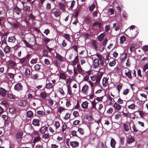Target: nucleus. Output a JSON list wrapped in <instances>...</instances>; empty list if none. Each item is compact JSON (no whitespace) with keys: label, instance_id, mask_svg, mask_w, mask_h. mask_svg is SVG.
I'll list each match as a JSON object with an SVG mask.
<instances>
[{"label":"nucleus","instance_id":"obj_1","mask_svg":"<svg viewBox=\"0 0 148 148\" xmlns=\"http://www.w3.org/2000/svg\"><path fill=\"white\" fill-rule=\"evenodd\" d=\"M103 75V73H101L97 75L91 76L90 77L91 81L93 82L95 81V84L90 80L88 81V83L92 89H94L95 86L99 85Z\"/></svg>","mask_w":148,"mask_h":148},{"label":"nucleus","instance_id":"obj_2","mask_svg":"<svg viewBox=\"0 0 148 148\" xmlns=\"http://www.w3.org/2000/svg\"><path fill=\"white\" fill-rule=\"evenodd\" d=\"M96 56L99 59L95 58L93 62L92 67L94 68H98L99 65V59L100 60H102L101 56L100 54H97Z\"/></svg>","mask_w":148,"mask_h":148},{"label":"nucleus","instance_id":"obj_3","mask_svg":"<svg viewBox=\"0 0 148 148\" xmlns=\"http://www.w3.org/2000/svg\"><path fill=\"white\" fill-rule=\"evenodd\" d=\"M14 89L17 91H20L22 90V86L21 84L18 83L15 84L14 87Z\"/></svg>","mask_w":148,"mask_h":148},{"label":"nucleus","instance_id":"obj_4","mask_svg":"<svg viewBox=\"0 0 148 148\" xmlns=\"http://www.w3.org/2000/svg\"><path fill=\"white\" fill-rule=\"evenodd\" d=\"M113 107L115 110L117 111L120 110L121 108V106L116 102L114 103Z\"/></svg>","mask_w":148,"mask_h":148},{"label":"nucleus","instance_id":"obj_5","mask_svg":"<svg viewBox=\"0 0 148 148\" xmlns=\"http://www.w3.org/2000/svg\"><path fill=\"white\" fill-rule=\"evenodd\" d=\"M7 91L2 88H0V95L2 97H5L6 95Z\"/></svg>","mask_w":148,"mask_h":148},{"label":"nucleus","instance_id":"obj_6","mask_svg":"<svg viewBox=\"0 0 148 148\" xmlns=\"http://www.w3.org/2000/svg\"><path fill=\"white\" fill-rule=\"evenodd\" d=\"M108 78L107 77H103L102 79V85L104 87H106L108 85Z\"/></svg>","mask_w":148,"mask_h":148},{"label":"nucleus","instance_id":"obj_7","mask_svg":"<svg viewBox=\"0 0 148 148\" xmlns=\"http://www.w3.org/2000/svg\"><path fill=\"white\" fill-rule=\"evenodd\" d=\"M88 88V86L85 84L82 87V92L85 94H86Z\"/></svg>","mask_w":148,"mask_h":148},{"label":"nucleus","instance_id":"obj_8","mask_svg":"<svg viewBox=\"0 0 148 148\" xmlns=\"http://www.w3.org/2000/svg\"><path fill=\"white\" fill-rule=\"evenodd\" d=\"M27 103V101L25 100H21L19 102V105L21 106L24 107L26 106Z\"/></svg>","mask_w":148,"mask_h":148},{"label":"nucleus","instance_id":"obj_9","mask_svg":"<svg viewBox=\"0 0 148 148\" xmlns=\"http://www.w3.org/2000/svg\"><path fill=\"white\" fill-rule=\"evenodd\" d=\"M39 120L38 119H34L32 121V124L34 125L38 126L40 125Z\"/></svg>","mask_w":148,"mask_h":148},{"label":"nucleus","instance_id":"obj_10","mask_svg":"<svg viewBox=\"0 0 148 148\" xmlns=\"http://www.w3.org/2000/svg\"><path fill=\"white\" fill-rule=\"evenodd\" d=\"M134 138L131 136L128 137L127 140V142L129 144L134 142Z\"/></svg>","mask_w":148,"mask_h":148},{"label":"nucleus","instance_id":"obj_11","mask_svg":"<svg viewBox=\"0 0 148 148\" xmlns=\"http://www.w3.org/2000/svg\"><path fill=\"white\" fill-rule=\"evenodd\" d=\"M70 144L73 147H75L78 146L79 143L77 141H73L70 142Z\"/></svg>","mask_w":148,"mask_h":148},{"label":"nucleus","instance_id":"obj_12","mask_svg":"<svg viewBox=\"0 0 148 148\" xmlns=\"http://www.w3.org/2000/svg\"><path fill=\"white\" fill-rule=\"evenodd\" d=\"M47 129V127L45 126H43L40 128L39 131L41 134L44 133Z\"/></svg>","mask_w":148,"mask_h":148},{"label":"nucleus","instance_id":"obj_13","mask_svg":"<svg viewBox=\"0 0 148 148\" xmlns=\"http://www.w3.org/2000/svg\"><path fill=\"white\" fill-rule=\"evenodd\" d=\"M127 70L125 71L126 72L125 73V74L128 78L131 79L132 78V76L131 75V72L128 69H127Z\"/></svg>","mask_w":148,"mask_h":148},{"label":"nucleus","instance_id":"obj_14","mask_svg":"<svg viewBox=\"0 0 148 148\" xmlns=\"http://www.w3.org/2000/svg\"><path fill=\"white\" fill-rule=\"evenodd\" d=\"M40 96L42 99H45L47 96V94L45 92H42L40 94Z\"/></svg>","mask_w":148,"mask_h":148},{"label":"nucleus","instance_id":"obj_15","mask_svg":"<svg viewBox=\"0 0 148 148\" xmlns=\"http://www.w3.org/2000/svg\"><path fill=\"white\" fill-rule=\"evenodd\" d=\"M13 8L14 11L16 12L18 14H19L21 11L20 9L16 6H15Z\"/></svg>","mask_w":148,"mask_h":148},{"label":"nucleus","instance_id":"obj_16","mask_svg":"<svg viewBox=\"0 0 148 148\" xmlns=\"http://www.w3.org/2000/svg\"><path fill=\"white\" fill-rule=\"evenodd\" d=\"M116 142L114 138H112L111 140L110 145L113 148H114Z\"/></svg>","mask_w":148,"mask_h":148},{"label":"nucleus","instance_id":"obj_17","mask_svg":"<svg viewBox=\"0 0 148 148\" xmlns=\"http://www.w3.org/2000/svg\"><path fill=\"white\" fill-rule=\"evenodd\" d=\"M4 50L5 53H9L10 51V48L9 46L7 45L5 47Z\"/></svg>","mask_w":148,"mask_h":148},{"label":"nucleus","instance_id":"obj_18","mask_svg":"<svg viewBox=\"0 0 148 148\" xmlns=\"http://www.w3.org/2000/svg\"><path fill=\"white\" fill-rule=\"evenodd\" d=\"M15 40V37L14 36H12L9 37L8 41L10 42H14Z\"/></svg>","mask_w":148,"mask_h":148},{"label":"nucleus","instance_id":"obj_19","mask_svg":"<svg viewBox=\"0 0 148 148\" xmlns=\"http://www.w3.org/2000/svg\"><path fill=\"white\" fill-rule=\"evenodd\" d=\"M79 61L78 57L77 56H76L74 60L73 61V65L75 66L78 63Z\"/></svg>","mask_w":148,"mask_h":148},{"label":"nucleus","instance_id":"obj_20","mask_svg":"<svg viewBox=\"0 0 148 148\" xmlns=\"http://www.w3.org/2000/svg\"><path fill=\"white\" fill-rule=\"evenodd\" d=\"M88 103L86 102L85 101L82 104V106L84 109H86L88 107Z\"/></svg>","mask_w":148,"mask_h":148},{"label":"nucleus","instance_id":"obj_21","mask_svg":"<svg viewBox=\"0 0 148 148\" xmlns=\"http://www.w3.org/2000/svg\"><path fill=\"white\" fill-rule=\"evenodd\" d=\"M27 116L28 118H31L32 116L33 115V112L30 110L28 111L27 112Z\"/></svg>","mask_w":148,"mask_h":148},{"label":"nucleus","instance_id":"obj_22","mask_svg":"<svg viewBox=\"0 0 148 148\" xmlns=\"http://www.w3.org/2000/svg\"><path fill=\"white\" fill-rule=\"evenodd\" d=\"M63 36L67 40L70 41L71 39V37L69 35L67 34H65L63 35Z\"/></svg>","mask_w":148,"mask_h":148},{"label":"nucleus","instance_id":"obj_23","mask_svg":"<svg viewBox=\"0 0 148 148\" xmlns=\"http://www.w3.org/2000/svg\"><path fill=\"white\" fill-rule=\"evenodd\" d=\"M105 35V33H103L101 34L100 35H99L98 37V38L99 39V40L100 41L102 40L103 39Z\"/></svg>","mask_w":148,"mask_h":148},{"label":"nucleus","instance_id":"obj_24","mask_svg":"<svg viewBox=\"0 0 148 148\" xmlns=\"http://www.w3.org/2000/svg\"><path fill=\"white\" fill-rule=\"evenodd\" d=\"M59 77L61 79H65L66 78L65 74L63 73H60Z\"/></svg>","mask_w":148,"mask_h":148},{"label":"nucleus","instance_id":"obj_25","mask_svg":"<svg viewBox=\"0 0 148 148\" xmlns=\"http://www.w3.org/2000/svg\"><path fill=\"white\" fill-rule=\"evenodd\" d=\"M93 26L99 28L101 27V23H100L96 22L93 24Z\"/></svg>","mask_w":148,"mask_h":148},{"label":"nucleus","instance_id":"obj_26","mask_svg":"<svg viewBox=\"0 0 148 148\" xmlns=\"http://www.w3.org/2000/svg\"><path fill=\"white\" fill-rule=\"evenodd\" d=\"M9 65L11 67H14L16 65V63L12 61L9 62Z\"/></svg>","mask_w":148,"mask_h":148},{"label":"nucleus","instance_id":"obj_27","mask_svg":"<svg viewBox=\"0 0 148 148\" xmlns=\"http://www.w3.org/2000/svg\"><path fill=\"white\" fill-rule=\"evenodd\" d=\"M77 68L78 71L79 73H81L82 72V69L79 64H77Z\"/></svg>","mask_w":148,"mask_h":148},{"label":"nucleus","instance_id":"obj_28","mask_svg":"<svg viewBox=\"0 0 148 148\" xmlns=\"http://www.w3.org/2000/svg\"><path fill=\"white\" fill-rule=\"evenodd\" d=\"M95 4L93 3L89 7V10L91 12L95 8Z\"/></svg>","mask_w":148,"mask_h":148},{"label":"nucleus","instance_id":"obj_29","mask_svg":"<svg viewBox=\"0 0 148 148\" xmlns=\"http://www.w3.org/2000/svg\"><path fill=\"white\" fill-rule=\"evenodd\" d=\"M126 38L125 36H121L120 38V43L121 44H123Z\"/></svg>","mask_w":148,"mask_h":148},{"label":"nucleus","instance_id":"obj_30","mask_svg":"<svg viewBox=\"0 0 148 148\" xmlns=\"http://www.w3.org/2000/svg\"><path fill=\"white\" fill-rule=\"evenodd\" d=\"M81 10V8L80 7H79L77 9V10L75 14V17H77L78 16L80 11Z\"/></svg>","mask_w":148,"mask_h":148},{"label":"nucleus","instance_id":"obj_31","mask_svg":"<svg viewBox=\"0 0 148 148\" xmlns=\"http://www.w3.org/2000/svg\"><path fill=\"white\" fill-rule=\"evenodd\" d=\"M23 135V133L22 132H19L18 133L16 134V138H21Z\"/></svg>","mask_w":148,"mask_h":148},{"label":"nucleus","instance_id":"obj_32","mask_svg":"<svg viewBox=\"0 0 148 148\" xmlns=\"http://www.w3.org/2000/svg\"><path fill=\"white\" fill-rule=\"evenodd\" d=\"M30 71L29 68H27L26 69L25 71V74L26 76H27L30 75Z\"/></svg>","mask_w":148,"mask_h":148},{"label":"nucleus","instance_id":"obj_33","mask_svg":"<svg viewBox=\"0 0 148 148\" xmlns=\"http://www.w3.org/2000/svg\"><path fill=\"white\" fill-rule=\"evenodd\" d=\"M56 57L60 61H62L63 60V57L61 56L60 55L56 53Z\"/></svg>","mask_w":148,"mask_h":148},{"label":"nucleus","instance_id":"obj_34","mask_svg":"<svg viewBox=\"0 0 148 148\" xmlns=\"http://www.w3.org/2000/svg\"><path fill=\"white\" fill-rule=\"evenodd\" d=\"M124 129L126 131H128L129 130V127L128 125L127 124H123Z\"/></svg>","mask_w":148,"mask_h":148},{"label":"nucleus","instance_id":"obj_35","mask_svg":"<svg viewBox=\"0 0 148 148\" xmlns=\"http://www.w3.org/2000/svg\"><path fill=\"white\" fill-rule=\"evenodd\" d=\"M67 90H68V94L70 95H71L72 92L71 89L70 87L68 85L67 86Z\"/></svg>","mask_w":148,"mask_h":148},{"label":"nucleus","instance_id":"obj_36","mask_svg":"<svg viewBox=\"0 0 148 148\" xmlns=\"http://www.w3.org/2000/svg\"><path fill=\"white\" fill-rule=\"evenodd\" d=\"M34 69L36 71H39L40 69V65L38 64H36L34 66Z\"/></svg>","mask_w":148,"mask_h":148},{"label":"nucleus","instance_id":"obj_37","mask_svg":"<svg viewBox=\"0 0 148 148\" xmlns=\"http://www.w3.org/2000/svg\"><path fill=\"white\" fill-rule=\"evenodd\" d=\"M55 126L56 129H58L60 126V124L58 121H56L55 123Z\"/></svg>","mask_w":148,"mask_h":148},{"label":"nucleus","instance_id":"obj_38","mask_svg":"<svg viewBox=\"0 0 148 148\" xmlns=\"http://www.w3.org/2000/svg\"><path fill=\"white\" fill-rule=\"evenodd\" d=\"M49 137L50 135L49 134H45L42 136V138L45 139L48 138Z\"/></svg>","mask_w":148,"mask_h":148},{"label":"nucleus","instance_id":"obj_39","mask_svg":"<svg viewBox=\"0 0 148 148\" xmlns=\"http://www.w3.org/2000/svg\"><path fill=\"white\" fill-rule=\"evenodd\" d=\"M23 42L26 45L27 47L29 48L31 47H32V45L29 43H28L25 40H23Z\"/></svg>","mask_w":148,"mask_h":148},{"label":"nucleus","instance_id":"obj_40","mask_svg":"<svg viewBox=\"0 0 148 148\" xmlns=\"http://www.w3.org/2000/svg\"><path fill=\"white\" fill-rule=\"evenodd\" d=\"M52 86L51 83H49L46 85V88L47 89H50L52 88Z\"/></svg>","mask_w":148,"mask_h":148},{"label":"nucleus","instance_id":"obj_41","mask_svg":"<svg viewBox=\"0 0 148 148\" xmlns=\"http://www.w3.org/2000/svg\"><path fill=\"white\" fill-rule=\"evenodd\" d=\"M16 109L14 108H10L9 109V112L12 114H14L16 112Z\"/></svg>","mask_w":148,"mask_h":148},{"label":"nucleus","instance_id":"obj_42","mask_svg":"<svg viewBox=\"0 0 148 148\" xmlns=\"http://www.w3.org/2000/svg\"><path fill=\"white\" fill-rule=\"evenodd\" d=\"M116 64V61L114 60L112 62H110L109 63V65L110 66H112Z\"/></svg>","mask_w":148,"mask_h":148},{"label":"nucleus","instance_id":"obj_43","mask_svg":"<svg viewBox=\"0 0 148 148\" xmlns=\"http://www.w3.org/2000/svg\"><path fill=\"white\" fill-rule=\"evenodd\" d=\"M40 139V136H37V137L35 138L33 141V142L34 143H35L36 142H37L38 141H39Z\"/></svg>","mask_w":148,"mask_h":148},{"label":"nucleus","instance_id":"obj_44","mask_svg":"<svg viewBox=\"0 0 148 148\" xmlns=\"http://www.w3.org/2000/svg\"><path fill=\"white\" fill-rule=\"evenodd\" d=\"M67 128L66 125L65 123H64V124H63L62 126V131L63 132H64V131Z\"/></svg>","mask_w":148,"mask_h":148},{"label":"nucleus","instance_id":"obj_45","mask_svg":"<svg viewBox=\"0 0 148 148\" xmlns=\"http://www.w3.org/2000/svg\"><path fill=\"white\" fill-rule=\"evenodd\" d=\"M58 91L62 95H64V92L62 88H60L59 89Z\"/></svg>","mask_w":148,"mask_h":148},{"label":"nucleus","instance_id":"obj_46","mask_svg":"<svg viewBox=\"0 0 148 148\" xmlns=\"http://www.w3.org/2000/svg\"><path fill=\"white\" fill-rule=\"evenodd\" d=\"M23 8L24 10L25 11H29L30 10V8L29 6L27 5L24 6Z\"/></svg>","mask_w":148,"mask_h":148},{"label":"nucleus","instance_id":"obj_47","mask_svg":"<svg viewBox=\"0 0 148 148\" xmlns=\"http://www.w3.org/2000/svg\"><path fill=\"white\" fill-rule=\"evenodd\" d=\"M143 50L145 51H148V45H145L143 47Z\"/></svg>","mask_w":148,"mask_h":148},{"label":"nucleus","instance_id":"obj_48","mask_svg":"<svg viewBox=\"0 0 148 148\" xmlns=\"http://www.w3.org/2000/svg\"><path fill=\"white\" fill-rule=\"evenodd\" d=\"M38 58H36L35 59H32L31 61V63L32 64L36 63L38 60Z\"/></svg>","mask_w":148,"mask_h":148},{"label":"nucleus","instance_id":"obj_49","mask_svg":"<svg viewBox=\"0 0 148 148\" xmlns=\"http://www.w3.org/2000/svg\"><path fill=\"white\" fill-rule=\"evenodd\" d=\"M122 84H119L117 86V89L118 90L119 92H120V90L122 88Z\"/></svg>","mask_w":148,"mask_h":148},{"label":"nucleus","instance_id":"obj_50","mask_svg":"<svg viewBox=\"0 0 148 148\" xmlns=\"http://www.w3.org/2000/svg\"><path fill=\"white\" fill-rule=\"evenodd\" d=\"M135 107V105L134 104H132L128 106V108L129 109H133Z\"/></svg>","mask_w":148,"mask_h":148},{"label":"nucleus","instance_id":"obj_51","mask_svg":"<svg viewBox=\"0 0 148 148\" xmlns=\"http://www.w3.org/2000/svg\"><path fill=\"white\" fill-rule=\"evenodd\" d=\"M148 69V63L145 64L143 68V71L145 72L146 70Z\"/></svg>","mask_w":148,"mask_h":148},{"label":"nucleus","instance_id":"obj_52","mask_svg":"<svg viewBox=\"0 0 148 148\" xmlns=\"http://www.w3.org/2000/svg\"><path fill=\"white\" fill-rule=\"evenodd\" d=\"M38 77V75L37 74H35L32 76V78L34 79H37Z\"/></svg>","mask_w":148,"mask_h":148},{"label":"nucleus","instance_id":"obj_53","mask_svg":"<svg viewBox=\"0 0 148 148\" xmlns=\"http://www.w3.org/2000/svg\"><path fill=\"white\" fill-rule=\"evenodd\" d=\"M73 69H73V71H74L73 75L75 76L77 74V70L75 66H74Z\"/></svg>","mask_w":148,"mask_h":148},{"label":"nucleus","instance_id":"obj_54","mask_svg":"<svg viewBox=\"0 0 148 148\" xmlns=\"http://www.w3.org/2000/svg\"><path fill=\"white\" fill-rule=\"evenodd\" d=\"M83 35L85 39L88 38L90 36V35L87 33L84 34H83Z\"/></svg>","mask_w":148,"mask_h":148},{"label":"nucleus","instance_id":"obj_55","mask_svg":"<svg viewBox=\"0 0 148 148\" xmlns=\"http://www.w3.org/2000/svg\"><path fill=\"white\" fill-rule=\"evenodd\" d=\"M96 103L95 101H93L92 102V106L93 108H96Z\"/></svg>","mask_w":148,"mask_h":148},{"label":"nucleus","instance_id":"obj_56","mask_svg":"<svg viewBox=\"0 0 148 148\" xmlns=\"http://www.w3.org/2000/svg\"><path fill=\"white\" fill-rule=\"evenodd\" d=\"M53 13L56 17L58 16L59 15V12L58 11H56Z\"/></svg>","mask_w":148,"mask_h":148},{"label":"nucleus","instance_id":"obj_57","mask_svg":"<svg viewBox=\"0 0 148 148\" xmlns=\"http://www.w3.org/2000/svg\"><path fill=\"white\" fill-rule=\"evenodd\" d=\"M121 114H117L115 115V118L116 119H118L121 117Z\"/></svg>","mask_w":148,"mask_h":148},{"label":"nucleus","instance_id":"obj_58","mask_svg":"<svg viewBox=\"0 0 148 148\" xmlns=\"http://www.w3.org/2000/svg\"><path fill=\"white\" fill-rule=\"evenodd\" d=\"M129 91V89H126L124 90L123 92V94L125 95H126L128 94Z\"/></svg>","mask_w":148,"mask_h":148},{"label":"nucleus","instance_id":"obj_59","mask_svg":"<svg viewBox=\"0 0 148 148\" xmlns=\"http://www.w3.org/2000/svg\"><path fill=\"white\" fill-rule=\"evenodd\" d=\"M78 131L81 134H83L84 131L82 129L80 128H79Z\"/></svg>","mask_w":148,"mask_h":148},{"label":"nucleus","instance_id":"obj_60","mask_svg":"<svg viewBox=\"0 0 148 148\" xmlns=\"http://www.w3.org/2000/svg\"><path fill=\"white\" fill-rule=\"evenodd\" d=\"M37 113L38 114L42 115H44L45 114V113L43 111H38L37 112Z\"/></svg>","mask_w":148,"mask_h":148},{"label":"nucleus","instance_id":"obj_61","mask_svg":"<svg viewBox=\"0 0 148 148\" xmlns=\"http://www.w3.org/2000/svg\"><path fill=\"white\" fill-rule=\"evenodd\" d=\"M8 97L11 99H14V96L11 94H9L8 95Z\"/></svg>","mask_w":148,"mask_h":148},{"label":"nucleus","instance_id":"obj_62","mask_svg":"<svg viewBox=\"0 0 148 148\" xmlns=\"http://www.w3.org/2000/svg\"><path fill=\"white\" fill-rule=\"evenodd\" d=\"M79 123V121L78 120H76L74 121L73 122V125H76L78 124Z\"/></svg>","mask_w":148,"mask_h":148},{"label":"nucleus","instance_id":"obj_63","mask_svg":"<svg viewBox=\"0 0 148 148\" xmlns=\"http://www.w3.org/2000/svg\"><path fill=\"white\" fill-rule=\"evenodd\" d=\"M50 39L48 38L47 37H45L44 38V40L46 43H48L49 41H50Z\"/></svg>","mask_w":148,"mask_h":148},{"label":"nucleus","instance_id":"obj_64","mask_svg":"<svg viewBox=\"0 0 148 148\" xmlns=\"http://www.w3.org/2000/svg\"><path fill=\"white\" fill-rule=\"evenodd\" d=\"M70 114H69L66 113L64 117V119L66 120L68 119L70 117Z\"/></svg>","mask_w":148,"mask_h":148}]
</instances>
